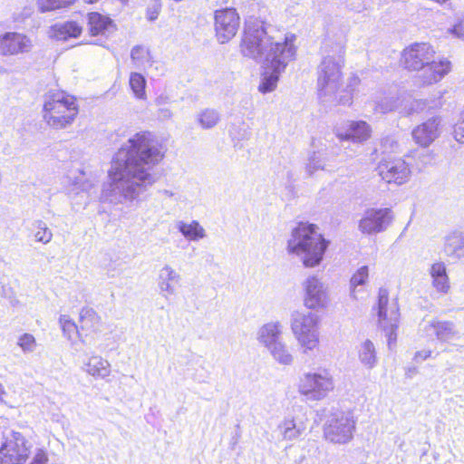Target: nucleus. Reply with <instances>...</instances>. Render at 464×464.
<instances>
[{"label": "nucleus", "instance_id": "6ab92c4d", "mask_svg": "<svg viewBox=\"0 0 464 464\" xmlns=\"http://www.w3.org/2000/svg\"><path fill=\"white\" fill-rule=\"evenodd\" d=\"M319 317L311 312L294 311L291 314L290 327L293 335L318 329Z\"/></svg>", "mask_w": 464, "mask_h": 464}, {"label": "nucleus", "instance_id": "09e8293b", "mask_svg": "<svg viewBox=\"0 0 464 464\" xmlns=\"http://www.w3.org/2000/svg\"><path fill=\"white\" fill-rule=\"evenodd\" d=\"M169 102V99L166 95H160L155 100V104L158 106V109L160 107H167Z\"/></svg>", "mask_w": 464, "mask_h": 464}, {"label": "nucleus", "instance_id": "393cba45", "mask_svg": "<svg viewBox=\"0 0 464 464\" xmlns=\"http://www.w3.org/2000/svg\"><path fill=\"white\" fill-rule=\"evenodd\" d=\"M443 251L451 259L464 257V231L456 230L445 237Z\"/></svg>", "mask_w": 464, "mask_h": 464}, {"label": "nucleus", "instance_id": "58836bf2", "mask_svg": "<svg viewBox=\"0 0 464 464\" xmlns=\"http://www.w3.org/2000/svg\"><path fill=\"white\" fill-rule=\"evenodd\" d=\"M219 121V113L213 109H206L198 113V122L203 129H211Z\"/></svg>", "mask_w": 464, "mask_h": 464}, {"label": "nucleus", "instance_id": "aec40b11", "mask_svg": "<svg viewBox=\"0 0 464 464\" xmlns=\"http://www.w3.org/2000/svg\"><path fill=\"white\" fill-rule=\"evenodd\" d=\"M283 325L280 322H269L263 324L256 332V340L264 346L266 351H269L276 343H278L282 338Z\"/></svg>", "mask_w": 464, "mask_h": 464}, {"label": "nucleus", "instance_id": "1a4fd4ad", "mask_svg": "<svg viewBox=\"0 0 464 464\" xmlns=\"http://www.w3.org/2000/svg\"><path fill=\"white\" fill-rule=\"evenodd\" d=\"M32 444L14 430L4 434L0 447V464H24L29 458Z\"/></svg>", "mask_w": 464, "mask_h": 464}, {"label": "nucleus", "instance_id": "c756f323", "mask_svg": "<svg viewBox=\"0 0 464 464\" xmlns=\"http://www.w3.org/2000/svg\"><path fill=\"white\" fill-rule=\"evenodd\" d=\"M432 278V285L437 291L447 293L450 289L449 277L446 272V266L443 262L434 263L430 269Z\"/></svg>", "mask_w": 464, "mask_h": 464}, {"label": "nucleus", "instance_id": "e433bc0d", "mask_svg": "<svg viewBox=\"0 0 464 464\" xmlns=\"http://www.w3.org/2000/svg\"><path fill=\"white\" fill-rule=\"evenodd\" d=\"M130 87L138 99L146 98V80L140 72H131L130 75Z\"/></svg>", "mask_w": 464, "mask_h": 464}, {"label": "nucleus", "instance_id": "bb28decb", "mask_svg": "<svg viewBox=\"0 0 464 464\" xmlns=\"http://www.w3.org/2000/svg\"><path fill=\"white\" fill-rule=\"evenodd\" d=\"M101 323V317L93 308L84 306L81 309L79 324L82 332H86V334L89 333H97L100 331Z\"/></svg>", "mask_w": 464, "mask_h": 464}, {"label": "nucleus", "instance_id": "20e7f679", "mask_svg": "<svg viewBox=\"0 0 464 464\" xmlns=\"http://www.w3.org/2000/svg\"><path fill=\"white\" fill-rule=\"evenodd\" d=\"M436 52L428 43H415L402 52L405 68L420 72V77L424 84L440 82L451 70V63L442 58L435 60Z\"/></svg>", "mask_w": 464, "mask_h": 464}, {"label": "nucleus", "instance_id": "a18cd8bd", "mask_svg": "<svg viewBox=\"0 0 464 464\" xmlns=\"http://www.w3.org/2000/svg\"><path fill=\"white\" fill-rule=\"evenodd\" d=\"M160 5L158 3L153 4L147 9V18L150 21H154L158 18L160 14Z\"/></svg>", "mask_w": 464, "mask_h": 464}, {"label": "nucleus", "instance_id": "37998d69", "mask_svg": "<svg viewBox=\"0 0 464 464\" xmlns=\"http://www.w3.org/2000/svg\"><path fill=\"white\" fill-rule=\"evenodd\" d=\"M453 136L458 142L464 143V111L453 127Z\"/></svg>", "mask_w": 464, "mask_h": 464}, {"label": "nucleus", "instance_id": "f03ea898", "mask_svg": "<svg viewBox=\"0 0 464 464\" xmlns=\"http://www.w3.org/2000/svg\"><path fill=\"white\" fill-rule=\"evenodd\" d=\"M294 34L285 35L283 41H275L265 28L262 21L250 19L246 22L240 44L241 53L257 63H273L283 57V52L290 49L296 53Z\"/></svg>", "mask_w": 464, "mask_h": 464}, {"label": "nucleus", "instance_id": "5fc2aeb1", "mask_svg": "<svg viewBox=\"0 0 464 464\" xmlns=\"http://www.w3.org/2000/svg\"><path fill=\"white\" fill-rule=\"evenodd\" d=\"M358 82H359V79L356 77H353L351 79V82L348 87L351 88V87L356 85Z\"/></svg>", "mask_w": 464, "mask_h": 464}, {"label": "nucleus", "instance_id": "c9c22d12", "mask_svg": "<svg viewBox=\"0 0 464 464\" xmlns=\"http://www.w3.org/2000/svg\"><path fill=\"white\" fill-rule=\"evenodd\" d=\"M34 228V237L36 242L46 245L53 239V232L47 227L46 223L41 219L34 220L32 224Z\"/></svg>", "mask_w": 464, "mask_h": 464}, {"label": "nucleus", "instance_id": "a19ab883", "mask_svg": "<svg viewBox=\"0 0 464 464\" xmlns=\"http://www.w3.org/2000/svg\"><path fill=\"white\" fill-rule=\"evenodd\" d=\"M369 276V269L367 266H363L360 267L352 276L350 284L352 288V296L356 298L355 296V288L359 285H363Z\"/></svg>", "mask_w": 464, "mask_h": 464}, {"label": "nucleus", "instance_id": "603ef678", "mask_svg": "<svg viewBox=\"0 0 464 464\" xmlns=\"http://www.w3.org/2000/svg\"><path fill=\"white\" fill-rule=\"evenodd\" d=\"M433 160L434 155L432 153H426L425 155H423L422 161L424 164H431Z\"/></svg>", "mask_w": 464, "mask_h": 464}, {"label": "nucleus", "instance_id": "b1692460", "mask_svg": "<svg viewBox=\"0 0 464 464\" xmlns=\"http://www.w3.org/2000/svg\"><path fill=\"white\" fill-rule=\"evenodd\" d=\"M88 25L91 35H105L115 31V25L112 20L99 13H90L88 14Z\"/></svg>", "mask_w": 464, "mask_h": 464}, {"label": "nucleus", "instance_id": "f704fd0d", "mask_svg": "<svg viewBox=\"0 0 464 464\" xmlns=\"http://www.w3.org/2000/svg\"><path fill=\"white\" fill-rule=\"evenodd\" d=\"M59 324L63 330V335L67 339L72 340V337L76 335L81 339L82 343H85V340L81 334L80 326H78L74 321L70 318L69 315H61L59 318Z\"/></svg>", "mask_w": 464, "mask_h": 464}, {"label": "nucleus", "instance_id": "c85d7f7f", "mask_svg": "<svg viewBox=\"0 0 464 464\" xmlns=\"http://www.w3.org/2000/svg\"><path fill=\"white\" fill-rule=\"evenodd\" d=\"M83 370L94 378L105 379L111 374V363L100 355H92L84 364Z\"/></svg>", "mask_w": 464, "mask_h": 464}, {"label": "nucleus", "instance_id": "de8ad7c7", "mask_svg": "<svg viewBox=\"0 0 464 464\" xmlns=\"http://www.w3.org/2000/svg\"><path fill=\"white\" fill-rule=\"evenodd\" d=\"M48 461L47 454L43 450H37L31 464H46Z\"/></svg>", "mask_w": 464, "mask_h": 464}, {"label": "nucleus", "instance_id": "72a5a7b5", "mask_svg": "<svg viewBox=\"0 0 464 464\" xmlns=\"http://www.w3.org/2000/svg\"><path fill=\"white\" fill-rule=\"evenodd\" d=\"M278 430L284 440H292L302 434L304 428L297 425L294 419H285L278 425Z\"/></svg>", "mask_w": 464, "mask_h": 464}, {"label": "nucleus", "instance_id": "9d476101", "mask_svg": "<svg viewBox=\"0 0 464 464\" xmlns=\"http://www.w3.org/2000/svg\"><path fill=\"white\" fill-rule=\"evenodd\" d=\"M378 316L391 347L397 337L395 332L399 322V308L395 301L389 304V293L385 288H380L378 293Z\"/></svg>", "mask_w": 464, "mask_h": 464}, {"label": "nucleus", "instance_id": "6e6552de", "mask_svg": "<svg viewBox=\"0 0 464 464\" xmlns=\"http://www.w3.org/2000/svg\"><path fill=\"white\" fill-rule=\"evenodd\" d=\"M356 428L353 414L339 411L332 414L324 426L326 440L335 444H345L352 440Z\"/></svg>", "mask_w": 464, "mask_h": 464}, {"label": "nucleus", "instance_id": "f3484780", "mask_svg": "<svg viewBox=\"0 0 464 464\" xmlns=\"http://www.w3.org/2000/svg\"><path fill=\"white\" fill-rule=\"evenodd\" d=\"M423 331L427 335H435L439 341L448 343L459 341L462 336L455 324L450 321L433 319L425 324Z\"/></svg>", "mask_w": 464, "mask_h": 464}, {"label": "nucleus", "instance_id": "dca6fc26", "mask_svg": "<svg viewBox=\"0 0 464 464\" xmlns=\"http://www.w3.org/2000/svg\"><path fill=\"white\" fill-rule=\"evenodd\" d=\"M392 218V211L389 208H370L360 220L359 229L363 234H377L387 228Z\"/></svg>", "mask_w": 464, "mask_h": 464}, {"label": "nucleus", "instance_id": "9b49d317", "mask_svg": "<svg viewBox=\"0 0 464 464\" xmlns=\"http://www.w3.org/2000/svg\"><path fill=\"white\" fill-rule=\"evenodd\" d=\"M295 57L290 49L283 52V57L274 60L273 63H263L265 72L262 75L258 91L264 94L271 92L276 90L281 73L285 70L289 62L293 61Z\"/></svg>", "mask_w": 464, "mask_h": 464}, {"label": "nucleus", "instance_id": "f8f14e48", "mask_svg": "<svg viewBox=\"0 0 464 464\" xmlns=\"http://www.w3.org/2000/svg\"><path fill=\"white\" fill-rule=\"evenodd\" d=\"M240 18L234 8H224L215 12L216 36L220 44L229 42L237 34Z\"/></svg>", "mask_w": 464, "mask_h": 464}, {"label": "nucleus", "instance_id": "a878e982", "mask_svg": "<svg viewBox=\"0 0 464 464\" xmlns=\"http://www.w3.org/2000/svg\"><path fill=\"white\" fill-rule=\"evenodd\" d=\"M357 355L361 364L368 370L373 369L378 364L376 347L369 339H365L357 346Z\"/></svg>", "mask_w": 464, "mask_h": 464}, {"label": "nucleus", "instance_id": "49530a36", "mask_svg": "<svg viewBox=\"0 0 464 464\" xmlns=\"http://www.w3.org/2000/svg\"><path fill=\"white\" fill-rule=\"evenodd\" d=\"M450 32L456 37L464 39V20H460L456 24Z\"/></svg>", "mask_w": 464, "mask_h": 464}, {"label": "nucleus", "instance_id": "4d7b16f0", "mask_svg": "<svg viewBox=\"0 0 464 464\" xmlns=\"http://www.w3.org/2000/svg\"><path fill=\"white\" fill-rule=\"evenodd\" d=\"M81 182H82V179L76 178L75 184L77 185V184H80Z\"/></svg>", "mask_w": 464, "mask_h": 464}, {"label": "nucleus", "instance_id": "473e14b6", "mask_svg": "<svg viewBox=\"0 0 464 464\" xmlns=\"http://www.w3.org/2000/svg\"><path fill=\"white\" fill-rule=\"evenodd\" d=\"M298 344L303 350L304 353L314 351L319 345V331L318 329L295 335Z\"/></svg>", "mask_w": 464, "mask_h": 464}, {"label": "nucleus", "instance_id": "5701e85b", "mask_svg": "<svg viewBox=\"0 0 464 464\" xmlns=\"http://www.w3.org/2000/svg\"><path fill=\"white\" fill-rule=\"evenodd\" d=\"M82 27L74 21L56 23L48 30V36L57 41H66L69 38H77L81 35Z\"/></svg>", "mask_w": 464, "mask_h": 464}, {"label": "nucleus", "instance_id": "2f4dec72", "mask_svg": "<svg viewBox=\"0 0 464 464\" xmlns=\"http://www.w3.org/2000/svg\"><path fill=\"white\" fill-rule=\"evenodd\" d=\"M267 352L272 356V358L281 365L287 366L293 364L294 362L295 357L287 344L283 340H281Z\"/></svg>", "mask_w": 464, "mask_h": 464}, {"label": "nucleus", "instance_id": "f257e3e1", "mask_svg": "<svg viewBox=\"0 0 464 464\" xmlns=\"http://www.w3.org/2000/svg\"><path fill=\"white\" fill-rule=\"evenodd\" d=\"M164 156L163 145L152 132L130 137L112 157L102 200L117 205L137 199L157 181L154 169Z\"/></svg>", "mask_w": 464, "mask_h": 464}, {"label": "nucleus", "instance_id": "13d9d810", "mask_svg": "<svg viewBox=\"0 0 464 464\" xmlns=\"http://www.w3.org/2000/svg\"><path fill=\"white\" fill-rule=\"evenodd\" d=\"M84 189H85V186H84V184H82V190H84Z\"/></svg>", "mask_w": 464, "mask_h": 464}, {"label": "nucleus", "instance_id": "412c9836", "mask_svg": "<svg viewBox=\"0 0 464 464\" xmlns=\"http://www.w3.org/2000/svg\"><path fill=\"white\" fill-rule=\"evenodd\" d=\"M372 133L370 125L364 121H352L343 131L337 132L340 140H352L354 143L366 141Z\"/></svg>", "mask_w": 464, "mask_h": 464}, {"label": "nucleus", "instance_id": "a211bd4d", "mask_svg": "<svg viewBox=\"0 0 464 464\" xmlns=\"http://www.w3.org/2000/svg\"><path fill=\"white\" fill-rule=\"evenodd\" d=\"M440 119L432 117L412 130L415 142L422 147L430 146L440 136Z\"/></svg>", "mask_w": 464, "mask_h": 464}, {"label": "nucleus", "instance_id": "3c124183", "mask_svg": "<svg viewBox=\"0 0 464 464\" xmlns=\"http://www.w3.org/2000/svg\"><path fill=\"white\" fill-rule=\"evenodd\" d=\"M158 193L163 198H174L175 200H177V198H176L177 194L171 189H166V188L160 189V190H158Z\"/></svg>", "mask_w": 464, "mask_h": 464}, {"label": "nucleus", "instance_id": "6e6d98bb", "mask_svg": "<svg viewBox=\"0 0 464 464\" xmlns=\"http://www.w3.org/2000/svg\"><path fill=\"white\" fill-rule=\"evenodd\" d=\"M238 437H239V435H238V434H237V436L234 438L233 446H234V445H236V444L237 443Z\"/></svg>", "mask_w": 464, "mask_h": 464}, {"label": "nucleus", "instance_id": "8fccbe9b", "mask_svg": "<svg viewBox=\"0 0 464 464\" xmlns=\"http://www.w3.org/2000/svg\"><path fill=\"white\" fill-rule=\"evenodd\" d=\"M431 356V351L430 350H423V351H419L415 353V357L414 359L416 361H424L426 360L427 358L430 357Z\"/></svg>", "mask_w": 464, "mask_h": 464}, {"label": "nucleus", "instance_id": "cd10ccee", "mask_svg": "<svg viewBox=\"0 0 464 464\" xmlns=\"http://www.w3.org/2000/svg\"><path fill=\"white\" fill-rule=\"evenodd\" d=\"M175 227L188 241L197 242L207 237L205 228L197 220H192L189 223L179 220L176 222Z\"/></svg>", "mask_w": 464, "mask_h": 464}, {"label": "nucleus", "instance_id": "4be33fe9", "mask_svg": "<svg viewBox=\"0 0 464 464\" xmlns=\"http://www.w3.org/2000/svg\"><path fill=\"white\" fill-rule=\"evenodd\" d=\"M181 280L180 275L170 266L165 265L159 273L158 286L161 295L167 298L169 295H174L177 292L176 285Z\"/></svg>", "mask_w": 464, "mask_h": 464}, {"label": "nucleus", "instance_id": "0eeeda50", "mask_svg": "<svg viewBox=\"0 0 464 464\" xmlns=\"http://www.w3.org/2000/svg\"><path fill=\"white\" fill-rule=\"evenodd\" d=\"M335 382L330 370L318 368L304 372L298 380V392L309 401H323L334 392Z\"/></svg>", "mask_w": 464, "mask_h": 464}, {"label": "nucleus", "instance_id": "423d86ee", "mask_svg": "<svg viewBox=\"0 0 464 464\" xmlns=\"http://www.w3.org/2000/svg\"><path fill=\"white\" fill-rule=\"evenodd\" d=\"M78 112L74 96L59 90H51L44 95L43 117L51 128H67L72 124Z\"/></svg>", "mask_w": 464, "mask_h": 464}, {"label": "nucleus", "instance_id": "4c0bfd02", "mask_svg": "<svg viewBox=\"0 0 464 464\" xmlns=\"http://www.w3.org/2000/svg\"><path fill=\"white\" fill-rule=\"evenodd\" d=\"M76 0H37L36 5L41 13H46L61 8H66Z\"/></svg>", "mask_w": 464, "mask_h": 464}, {"label": "nucleus", "instance_id": "864d4df0", "mask_svg": "<svg viewBox=\"0 0 464 464\" xmlns=\"http://www.w3.org/2000/svg\"><path fill=\"white\" fill-rule=\"evenodd\" d=\"M6 394L5 388L2 383H0V401H4V396Z\"/></svg>", "mask_w": 464, "mask_h": 464}, {"label": "nucleus", "instance_id": "4468645a", "mask_svg": "<svg viewBox=\"0 0 464 464\" xmlns=\"http://www.w3.org/2000/svg\"><path fill=\"white\" fill-rule=\"evenodd\" d=\"M378 174L387 183L401 185L409 180L411 169L402 159L382 160L377 167Z\"/></svg>", "mask_w": 464, "mask_h": 464}, {"label": "nucleus", "instance_id": "39448f33", "mask_svg": "<svg viewBox=\"0 0 464 464\" xmlns=\"http://www.w3.org/2000/svg\"><path fill=\"white\" fill-rule=\"evenodd\" d=\"M342 49L338 53L324 56L318 67V96L324 104L347 105L352 103V90L338 93L341 81V68L343 64Z\"/></svg>", "mask_w": 464, "mask_h": 464}, {"label": "nucleus", "instance_id": "ddd939ff", "mask_svg": "<svg viewBox=\"0 0 464 464\" xmlns=\"http://www.w3.org/2000/svg\"><path fill=\"white\" fill-rule=\"evenodd\" d=\"M304 295V304L310 310H319L328 304L327 287L316 276H308L302 284Z\"/></svg>", "mask_w": 464, "mask_h": 464}, {"label": "nucleus", "instance_id": "c03bdc74", "mask_svg": "<svg viewBox=\"0 0 464 464\" xmlns=\"http://www.w3.org/2000/svg\"><path fill=\"white\" fill-rule=\"evenodd\" d=\"M157 115L158 119L160 121H169L171 120L173 117V111L168 106L160 107L158 109Z\"/></svg>", "mask_w": 464, "mask_h": 464}, {"label": "nucleus", "instance_id": "7ed1b4c3", "mask_svg": "<svg viewBox=\"0 0 464 464\" xmlns=\"http://www.w3.org/2000/svg\"><path fill=\"white\" fill-rule=\"evenodd\" d=\"M329 241L314 224L299 223L287 240V252L299 258L304 267H315L324 258Z\"/></svg>", "mask_w": 464, "mask_h": 464}, {"label": "nucleus", "instance_id": "7c9ffc66", "mask_svg": "<svg viewBox=\"0 0 464 464\" xmlns=\"http://www.w3.org/2000/svg\"><path fill=\"white\" fill-rule=\"evenodd\" d=\"M130 59L135 68L146 71L151 67L153 61L150 50L143 45H135L130 51Z\"/></svg>", "mask_w": 464, "mask_h": 464}, {"label": "nucleus", "instance_id": "79ce46f5", "mask_svg": "<svg viewBox=\"0 0 464 464\" xmlns=\"http://www.w3.org/2000/svg\"><path fill=\"white\" fill-rule=\"evenodd\" d=\"M17 345L24 353H32L35 351L37 343L33 334L25 333L18 337Z\"/></svg>", "mask_w": 464, "mask_h": 464}, {"label": "nucleus", "instance_id": "2eb2a0df", "mask_svg": "<svg viewBox=\"0 0 464 464\" xmlns=\"http://www.w3.org/2000/svg\"><path fill=\"white\" fill-rule=\"evenodd\" d=\"M33 46L32 39L24 34L6 32L0 34V54L3 56L27 53Z\"/></svg>", "mask_w": 464, "mask_h": 464}, {"label": "nucleus", "instance_id": "ea45409f", "mask_svg": "<svg viewBox=\"0 0 464 464\" xmlns=\"http://www.w3.org/2000/svg\"><path fill=\"white\" fill-rule=\"evenodd\" d=\"M325 165L324 154L321 152H313L309 157L306 163L305 169L309 176H312L315 171L324 169Z\"/></svg>", "mask_w": 464, "mask_h": 464}]
</instances>
